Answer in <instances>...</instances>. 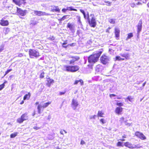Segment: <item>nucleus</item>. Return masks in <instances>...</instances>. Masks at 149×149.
I'll return each instance as SVG.
<instances>
[{
  "label": "nucleus",
  "instance_id": "nucleus-1",
  "mask_svg": "<svg viewBox=\"0 0 149 149\" xmlns=\"http://www.w3.org/2000/svg\"><path fill=\"white\" fill-rule=\"evenodd\" d=\"M103 50L102 49L100 51L98 52L91 55L88 57V61L89 63L94 64L98 61L99 58L102 54Z\"/></svg>",
  "mask_w": 149,
  "mask_h": 149
},
{
  "label": "nucleus",
  "instance_id": "nucleus-2",
  "mask_svg": "<svg viewBox=\"0 0 149 149\" xmlns=\"http://www.w3.org/2000/svg\"><path fill=\"white\" fill-rule=\"evenodd\" d=\"M65 70L68 72H74L78 71L79 69V67L77 65H65L64 66Z\"/></svg>",
  "mask_w": 149,
  "mask_h": 149
},
{
  "label": "nucleus",
  "instance_id": "nucleus-3",
  "mask_svg": "<svg viewBox=\"0 0 149 149\" xmlns=\"http://www.w3.org/2000/svg\"><path fill=\"white\" fill-rule=\"evenodd\" d=\"M51 102H48L45 103L44 104L42 105L39 104L38 102H36L35 104L36 105L38 104L37 107L38 113L39 114L41 113L43 111L44 109L48 107L49 104H51Z\"/></svg>",
  "mask_w": 149,
  "mask_h": 149
},
{
  "label": "nucleus",
  "instance_id": "nucleus-4",
  "mask_svg": "<svg viewBox=\"0 0 149 149\" xmlns=\"http://www.w3.org/2000/svg\"><path fill=\"white\" fill-rule=\"evenodd\" d=\"M29 57L31 58H37L40 56L38 52L33 49H29Z\"/></svg>",
  "mask_w": 149,
  "mask_h": 149
},
{
  "label": "nucleus",
  "instance_id": "nucleus-5",
  "mask_svg": "<svg viewBox=\"0 0 149 149\" xmlns=\"http://www.w3.org/2000/svg\"><path fill=\"white\" fill-rule=\"evenodd\" d=\"M90 16H91L90 19L89 17L87 18V20L88 24L90 26L93 27H95L96 25V22L95 17L93 15H91Z\"/></svg>",
  "mask_w": 149,
  "mask_h": 149
},
{
  "label": "nucleus",
  "instance_id": "nucleus-6",
  "mask_svg": "<svg viewBox=\"0 0 149 149\" xmlns=\"http://www.w3.org/2000/svg\"><path fill=\"white\" fill-rule=\"evenodd\" d=\"M28 113H27L26 112L23 114L20 118L17 119V123L20 124L22 123L24 121L28 120Z\"/></svg>",
  "mask_w": 149,
  "mask_h": 149
},
{
  "label": "nucleus",
  "instance_id": "nucleus-7",
  "mask_svg": "<svg viewBox=\"0 0 149 149\" xmlns=\"http://www.w3.org/2000/svg\"><path fill=\"white\" fill-rule=\"evenodd\" d=\"M124 145L126 147L130 149L139 148L141 147V146L139 144H133L131 143L128 141L124 143Z\"/></svg>",
  "mask_w": 149,
  "mask_h": 149
},
{
  "label": "nucleus",
  "instance_id": "nucleus-8",
  "mask_svg": "<svg viewBox=\"0 0 149 149\" xmlns=\"http://www.w3.org/2000/svg\"><path fill=\"white\" fill-rule=\"evenodd\" d=\"M100 60L101 63L103 65L108 64L109 61V57L105 54H103L102 55Z\"/></svg>",
  "mask_w": 149,
  "mask_h": 149
},
{
  "label": "nucleus",
  "instance_id": "nucleus-9",
  "mask_svg": "<svg viewBox=\"0 0 149 149\" xmlns=\"http://www.w3.org/2000/svg\"><path fill=\"white\" fill-rule=\"evenodd\" d=\"M26 10H23L20 8L17 7L16 13L19 16H24L26 15Z\"/></svg>",
  "mask_w": 149,
  "mask_h": 149
},
{
  "label": "nucleus",
  "instance_id": "nucleus-10",
  "mask_svg": "<svg viewBox=\"0 0 149 149\" xmlns=\"http://www.w3.org/2000/svg\"><path fill=\"white\" fill-rule=\"evenodd\" d=\"M69 58L70 59L69 61L70 64H74L76 62L78 61L80 59V57L77 56H71Z\"/></svg>",
  "mask_w": 149,
  "mask_h": 149
},
{
  "label": "nucleus",
  "instance_id": "nucleus-11",
  "mask_svg": "<svg viewBox=\"0 0 149 149\" xmlns=\"http://www.w3.org/2000/svg\"><path fill=\"white\" fill-rule=\"evenodd\" d=\"M34 15L39 16H43L44 15H49L50 14L47 13L45 12H43L41 11L34 10Z\"/></svg>",
  "mask_w": 149,
  "mask_h": 149
},
{
  "label": "nucleus",
  "instance_id": "nucleus-12",
  "mask_svg": "<svg viewBox=\"0 0 149 149\" xmlns=\"http://www.w3.org/2000/svg\"><path fill=\"white\" fill-rule=\"evenodd\" d=\"M135 135L141 140H145L146 139V137L143 134L139 131H136L135 133Z\"/></svg>",
  "mask_w": 149,
  "mask_h": 149
},
{
  "label": "nucleus",
  "instance_id": "nucleus-13",
  "mask_svg": "<svg viewBox=\"0 0 149 149\" xmlns=\"http://www.w3.org/2000/svg\"><path fill=\"white\" fill-rule=\"evenodd\" d=\"M13 2L16 5L20 6L22 5H25L26 2H24L23 0H12Z\"/></svg>",
  "mask_w": 149,
  "mask_h": 149
},
{
  "label": "nucleus",
  "instance_id": "nucleus-14",
  "mask_svg": "<svg viewBox=\"0 0 149 149\" xmlns=\"http://www.w3.org/2000/svg\"><path fill=\"white\" fill-rule=\"evenodd\" d=\"M5 18H2L0 21V25L2 26H7L9 24L8 20H5Z\"/></svg>",
  "mask_w": 149,
  "mask_h": 149
},
{
  "label": "nucleus",
  "instance_id": "nucleus-15",
  "mask_svg": "<svg viewBox=\"0 0 149 149\" xmlns=\"http://www.w3.org/2000/svg\"><path fill=\"white\" fill-rule=\"evenodd\" d=\"M120 30L119 29L117 28H115L114 29V34L115 37L116 39L118 40L120 37Z\"/></svg>",
  "mask_w": 149,
  "mask_h": 149
},
{
  "label": "nucleus",
  "instance_id": "nucleus-16",
  "mask_svg": "<svg viewBox=\"0 0 149 149\" xmlns=\"http://www.w3.org/2000/svg\"><path fill=\"white\" fill-rule=\"evenodd\" d=\"M142 20H140L137 26V32L139 34L140 32L141 31L142 28Z\"/></svg>",
  "mask_w": 149,
  "mask_h": 149
},
{
  "label": "nucleus",
  "instance_id": "nucleus-17",
  "mask_svg": "<svg viewBox=\"0 0 149 149\" xmlns=\"http://www.w3.org/2000/svg\"><path fill=\"white\" fill-rule=\"evenodd\" d=\"M51 11L52 12H60V10L57 6H51Z\"/></svg>",
  "mask_w": 149,
  "mask_h": 149
},
{
  "label": "nucleus",
  "instance_id": "nucleus-18",
  "mask_svg": "<svg viewBox=\"0 0 149 149\" xmlns=\"http://www.w3.org/2000/svg\"><path fill=\"white\" fill-rule=\"evenodd\" d=\"M123 108L121 107H117L115 109V113L118 114H120L123 111Z\"/></svg>",
  "mask_w": 149,
  "mask_h": 149
},
{
  "label": "nucleus",
  "instance_id": "nucleus-19",
  "mask_svg": "<svg viewBox=\"0 0 149 149\" xmlns=\"http://www.w3.org/2000/svg\"><path fill=\"white\" fill-rule=\"evenodd\" d=\"M71 105L73 107L76 108L78 106V103L76 100L73 99L72 100Z\"/></svg>",
  "mask_w": 149,
  "mask_h": 149
},
{
  "label": "nucleus",
  "instance_id": "nucleus-20",
  "mask_svg": "<svg viewBox=\"0 0 149 149\" xmlns=\"http://www.w3.org/2000/svg\"><path fill=\"white\" fill-rule=\"evenodd\" d=\"M47 84L49 86H50L51 84L53 83L54 81V80L50 79V77H48L47 78Z\"/></svg>",
  "mask_w": 149,
  "mask_h": 149
},
{
  "label": "nucleus",
  "instance_id": "nucleus-21",
  "mask_svg": "<svg viewBox=\"0 0 149 149\" xmlns=\"http://www.w3.org/2000/svg\"><path fill=\"white\" fill-rule=\"evenodd\" d=\"M31 96V94L30 92H28L27 94H26L23 97V100H29Z\"/></svg>",
  "mask_w": 149,
  "mask_h": 149
},
{
  "label": "nucleus",
  "instance_id": "nucleus-22",
  "mask_svg": "<svg viewBox=\"0 0 149 149\" xmlns=\"http://www.w3.org/2000/svg\"><path fill=\"white\" fill-rule=\"evenodd\" d=\"M67 27L69 28L70 30L72 31L74 29V24H72L71 23L69 22L67 24Z\"/></svg>",
  "mask_w": 149,
  "mask_h": 149
},
{
  "label": "nucleus",
  "instance_id": "nucleus-23",
  "mask_svg": "<svg viewBox=\"0 0 149 149\" xmlns=\"http://www.w3.org/2000/svg\"><path fill=\"white\" fill-rule=\"evenodd\" d=\"M120 55L121 56L124 57L125 59L128 60L130 58V55L128 53L120 54Z\"/></svg>",
  "mask_w": 149,
  "mask_h": 149
},
{
  "label": "nucleus",
  "instance_id": "nucleus-24",
  "mask_svg": "<svg viewBox=\"0 0 149 149\" xmlns=\"http://www.w3.org/2000/svg\"><path fill=\"white\" fill-rule=\"evenodd\" d=\"M68 15H63L61 18L58 19V20L60 23L61 22L65 19L68 16Z\"/></svg>",
  "mask_w": 149,
  "mask_h": 149
},
{
  "label": "nucleus",
  "instance_id": "nucleus-25",
  "mask_svg": "<svg viewBox=\"0 0 149 149\" xmlns=\"http://www.w3.org/2000/svg\"><path fill=\"white\" fill-rule=\"evenodd\" d=\"M133 33H130L127 34V36L126 38V40H127L133 37Z\"/></svg>",
  "mask_w": 149,
  "mask_h": 149
},
{
  "label": "nucleus",
  "instance_id": "nucleus-26",
  "mask_svg": "<svg viewBox=\"0 0 149 149\" xmlns=\"http://www.w3.org/2000/svg\"><path fill=\"white\" fill-rule=\"evenodd\" d=\"M127 120H125V118L123 117H122L120 118L119 120V121L121 123H127Z\"/></svg>",
  "mask_w": 149,
  "mask_h": 149
},
{
  "label": "nucleus",
  "instance_id": "nucleus-27",
  "mask_svg": "<svg viewBox=\"0 0 149 149\" xmlns=\"http://www.w3.org/2000/svg\"><path fill=\"white\" fill-rule=\"evenodd\" d=\"M125 60V58H121L120 56H116L115 58V61H123Z\"/></svg>",
  "mask_w": 149,
  "mask_h": 149
},
{
  "label": "nucleus",
  "instance_id": "nucleus-28",
  "mask_svg": "<svg viewBox=\"0 0 149 149\" xmlns=\"http://www.w3.org/2000/svg\"><path fill=\"white\" fill-rule=\"evenodd\" d=\"M104 114V113L101 111H98L97 114V116L98 117H103V115Z\"/></svg>",
  "mask_w": 149,
  "mask_h": 149
},
{
  "label": "nucleus",
  "instance_id": "nucleus-29",
  "mask_svg": "<svg viewBox=\"0 0 149 149\" xmlns=\"http://www.w3.org/2000/svg\"><path fill=\"white\" fill-rule=\"evenodd\" d=\"M123 142L121 141H118L116 143V146L118 147H123L124 146L123 144Z\"/></svg>",
  "mask_w": 149,
  "mask_h": 149
},
{
  "label": "nucleus",
  "instance_id": "nucleus-30",
  "mask_svg": "<svg viewBox=\"0 0 149 149\" xmlns=\"http://www.w3.org/2000/svg\"><path fill=\"white\" fill-rule=\"evenodd\" d=\"M67 10L69 11H77V10L76 9L73 8L72 7H67Z\"/></svg>",
  "mask_w": 149,
  "mask_h": 149
},
{
  "label": "nucleus",
  "instance_id": "nucleus-31",
  "mask_svg": "<svg viewBox=\"0 0 149 149\" xmlns=\"http://www.w3.org/2000/svg\"><path fill=\"white\" fill-rule=\"evenodd\" d=\"M17 134L18 133L17 132H15L11 134L10 135V138H12L15 137L17 135Z\"/></svg>",
  "mask_w": 149,
  "mask_h": 149
},
{
  "label": "nucleus",
  "instance_id": "nucleus-32",
  "mask_svg": "<svg viewBox=\"0 0 149 149\" xmlns=\"http://www.w3.org/2000/svg\"><path fill=\"white\" fill-rule=\"evenodd\" d=\"M104 2L106 3V5L108 6H110L111 5V2L109 1H104Z\"/></svg>",
  "mask_w": 149,
  "mask_h": 149
},
{
  "label": "nucleus",
  "instance_id": "nucleus-33",
  "mask_svg": "<svg viewBox=\"0 0 149 149\" xmlns=\"http://www.w3.org/2000/svg\"><path fill=\"white\" fill-rule=\"evenodd\" d=\"M133 98V97L131 96H128L127 97V99L130 102H132V101Z\"/></svg>",
  "mask_w": 149,
  "mask_h": 149
},
{
  "label": "nucleus",
  "instance_id": "nucleus-34",
  "mask_svg": "<svg viewBox=\"0 0 149 149\" xmlns=\"http://www.w3.org/2000/svg\"><path fill=\"white\" fill-rule=\"evenodd\" d=\"M44 74L45 73L43 72L41 73L40 75V78L41 79L43 78L44 77Z\"/></svg>",
  "mask_w": 149,
  "mask_h": 149
},
{
  "label": "nucleus",
  "instance_id": "nucleus-35",
  "mask_svg": "<svg viewBox=\"0 0 149 149\" xmlns=\"http://www.w3.org/2000/svg\"><path fill=\"white\" fill-rule=\"evenodd\" d=\"M47 39L49 40H53L55 39V37L54 36H52L48 38Z\"/></svg>",
  "mask_w": 149,
  "mask_h": 149
},
{
  "label": "nucleus",
  "instance_id": "nucleus-36",
  "mask_svg": "<svg viewBox=\"0 0 149 149\" xmlns=\"http://www.w3.org/2000/svg\"><path fill=\"white\" fill-rule=\"evenodd\" d=\"M116 105L117 106H119V107L123 106V103L122 102H117L116 103Z\"/></svg>",
  "mask_w": 149,
  "mask_h": 149
},
{
  "label": "nucleus",
  "instance_id": "nucleus-37",
  "mask_svg": "<svg viewBox=\"0 0 149 149\" xmlns=\"http://www.w3.org/2000/svg\"><path fill=\"white\" fill-rule=\"evenodd\" d=\"M101 67V66L100 65H97L96 67V70H97L98 71H99L100 68Z\"/></svg>",
  "mask_w": 149,
  "mask_h": 149
},
{
  "label": "nucleus",
  "instance_id": "nucleus-38",
  "mask_svg": "<svg viewBox=\"0 0 149 149\" xmlns=\"http://www.w3.org/2000/svg\"><path fill=\"white\" fill-rule=\"evenodd\" d=\"M109 22L111 24H114L115 23V21L113 19H111L109 20Z\"/></svg>",
  "mask_w": 149,
  "mask_h": 149
},
{
  "label": "nucleus",
  "instance_id": "nucleus-39",
  "mask_svg": "<svg viewBox=\"0 0 149 149\" xmlns=\"http://www.w3.org/2000/svg\"><path fill=\"white\" fill-rule=\"evenodd\" d=\"M80 11L83 14L84 18L86 17V13L82 9L80 10Z\"/></svg>",
  "mask_w": 149,
  "mask_h": 149
},
{
  "label": "nucleus",
  "instance_id": "nucleus-40",
  "mask_svg": "<svg viewBox=\"0 0 149 149\" xmlns=\"http://www.w3.org/2000/svg\"><path fill=\"white\" fill-rule=\"evenodd\" d=\"M12 70V69H8L5 72V73L4 74V76L6 75V74H7L8 72H10Z\"/></svg>",
  "mask_w": 149,
  "mask_h": 149
},
{
  "label": "nucleus",
  "instance_id": "nucleus-41",
  "mask_svg": "<svg viewBox=\"0 0 149 149\" xmlns=\"http://www.w3.org/2000/svg\"><path fill=\"white\" fill-rule=\"evenodd\" d=\"M100 121L102 124H104L106 122L105 120L103 118L101 119Z\"/></svg>",
  "mask_w": 149,
  "mask_h": 149
},
{
  "label": "nucleus",
  "instance_id": "nucleus-42",
  "mask_svg": "<svg viewBox=\"0 0 149 149\" xmlns=\"http://www.w3.org/2000/svg\"><path fill=\"white\" fill-rule=\"evenodd\" d=\"M5 85L4 84H2L0 85V91L2 90L4 87Z\"/></svg>",
  "mask_w": 149,
  "mask_h": 149
},
{
  "label": "nucleus",
  "instance_id": "nucleus-43",
  "mask_svg": "<svg viewBox=\"0 0 149 149\" xmlns=\"http://www.w3.org/2000/svg\"><path fill=\"white\" fill-rule=\"evenodd\" d=\"M66 92V91H65L64 92H60L59 93V95H64L65 94Z\"/></svg>",
  "mask_w": 149,
  "mask_h": 149
},
{
  "label": "nucleus",
  "instance_id": "nucleus-44",
  "mask_svg": "<svg viewBox=\"0 0 149 149\" xmlns=\"http://www.w3.org/2000/svg\"><path fill=\"white\" fill-rule=\"evenodd\" d=\"M130 6L131 7L134 8L136 4L134 3H132L130 4Z\"/></svg>",
  "mask_w": 149,
  "mask_h": 149
},
{
  "label": "nucleus",
  "instance_id": "nucleus-45",
  "mask_svg": "<svg viewBox=\"0 0 149 149\" xmlns=\"http://www.w3.org/2000/svg\"><path fill=\"white\" fill-rule=\"evenodd\" d=\"M68 10L67 8H63L62 10V11L63 12L65 13L66 12V11Z\"/></svg>",
  "mask_w": 149,
  "mask_h": 149
},
{
  "label": "nucleus",
  "instance_id": "nucleus-46",
  "mask_svg": "<svg viewBox=\"0 0 149 149\" xmlns=\"http://www.w3.org/2000/svg\"><path fill=\"white\" fill-rule=\"evenodd\" d=\"M80 144H81L83 145V144H85V142L84 140H81V141Z\"/></svg>",
  "mask_w": 149,
  "mask_h": 149
},
{
  "label": "nucleus",
  "instance_id": "nucleus-47",
  "mask_svg": "<svg viewBox=\"0 0 149 149\" xmlns=\"http://www.w3.org/2000/svg\"><path fill=\"white\" fill-rule=\"evenodd\" d=\"M111 29V28L110 27H109L106 30V32L108 33H109L110 31L109 30Z\"/></svg>",
  "mask_w": 149,
  "mask_h": 149
},
{
  "label": "nucleus",
  "instance_id": "nucleus-48",
  "mask_svg": "<svg viewBox=\"0 0 149 149\" xmlns=\"http://www.w3.org/2000/svg\"><path fill=\"white\" fill-rule=\"evenodd\" d=\"M79 81L81 85H83V84L84 82L82 79H80L79 80Z\"/></svg>",
  "mask_w": 149,
  "mask_h": 149
},
{
  "label": "nucleus",
  "instance_id": "nucleus-49",
  "mask_svg": "<svg viewBox=\"0 0 149 149\" xmlns=\"http://www.w3.org/2000/svg\"><path fill=\"white\" fill-rule=\"evenodd\" d=\"M40 127H37V126H35L33 127V129L36 130H38L40 129Z\"/></svg>",
  "mask_w": 149,
  "mask_h": 149
},
{
  "label": "nucleus",
  "instance_id": "nucleus-50",
  "mask_svg": "<svg viewBox=\"0 0 149 149\" xmlns=\"http://www.w3.org/2000/svg\"><path fill=\"white\" fill-rule=\"evenodd\" d=\"M116 96V95L114 94H111L109 95V96L111 97H115Z\"/></svg>",
  "mask_w": 149,
  "mask_h": 149
},
{
  "label": "nucleus",
  "instance_id": "nucleus-51",
  "mask_svg": "<svg viewBox=\"0 0 149 149\" xmlns=\"http://www.w3.org/2000/svg\"><path fill=\"white\" fill-rule=\"evenodd\" d=\"M3 50V46L0 47V53Z\"/></svg>",
  "mask_w": 149,
  "mask_h": 149
},
{
  "label": "nucleus",
  "instance_id": "nucleus-52",
  "mask_svg": "<svg viewBox=\"0 0 149 149\" xmlns=\"http://www.w3.org/2000/svg\"><path fill=\"white\" fill-rule=\"evenodd\" d=\"M79 82V80H75L74 82V84H77Z\"/></svg>",
  "mask_w": 149,
  "mask_h": 149
},
{
  "label": "nucleus",
  "instance_id": "nucleus-53",
  "mask_svg": "<svg viewBox=\"0 0 149 149\" xmlns=\"http://www.w3.org/2000/svg\"><path fill=\"white\" fill-rule=\"evenodd\" d=\"M88 68H91V69H92L93 68H92V66L93 65H88Z\"/></svg>",
  "mask_w": 149,
  "mask_h": 149
},
{
  "label": "nucleus",
  "instance_id": "nucleus-54",
  "mask_svg": "<svg viewBox=\"0 0 149 149\" xmlns=\"http://www.w3.org/2000/svg\"><path fill=\"white\" fill-rule=\"evenodd\" d=\"M78 22L80 23H81V18L80 17H79L78 18Z\"/></svg>",
  "mask_w": 149,
  "mask_h": 149
},
{
  "label": "nucleus",
  "instance_id": "nucleus-55",
  "mask_svg": "<svg viewBox=\"0 0 149 149\" xmlns=\"http://www.w3.org/2000/svg\"><path fill=\"white\" fill-rule=\"evenodd\" d=\"M23 56V55L22 53H20L18 54V57H21L22 56Z\"/></svg>",
  "mask_w": 149,
  "mask_h": 149
},
{
  "label": "nucleus",
  "instance_id": "nucleus-56",
  "mask_svg": "<svg viewBox=\"0 0 149 149\" xmlns=\"http://www.w3.org/2000/svg\"><path fill=\"white\" fill-rule=\"evenodd\" d=\"M122 138H127V135L124 134L122 136Z\"/></svg>",
  "mask_w": 149,
  "mask_h": 149
},
{
  "label": "nucleus",
  "instance_id": "nucleus-57",
  "mask_svg": "<svg viewBox=\"0 0 149 149\" xmlns=\"http://www.w3.org/2000/svg\"><path fill=\"white\" fill-rule=\"evenodd\" d=\"M67 44V40H65L64 42L62 43V45H64Z\"/></svg>",
  "mask_w": 149,
  "mask_h": 149
},
{
  "label": "nucleus",
  "instance_id": "nucleus-58",
  "mask_svg": "<svg viewBox=\"0 0 149 149\" xmlns=\"http://www.w3.org/2000/svg\"><path fill=\"white\" fill-rule=\"evenodd\" d=\"M96 117V115H94L93 116H92V117H91L90 118L91 119H92V118L95 119V117Z\"/></svg>",
  "mask_w": 149,
  "mask_h": 149
},
{
  "label": "nucleus",
  "instance_id": "nucleus-59",
  "mask_svg": "<svg viewBox=\"0 0 149 149\" xmlns=\"http://www.w3.org/2000/svg\"><path fill=\"white\" fill-rule=\"evenodd\" d=\"M68 46V45H66V46H64V45H62V47H63V48H67Z\"/></svg>",
  "mask_w": 149,
  "mask_h": 149
},
{
  "label": "nucleus",
  "instance_id": "nucleus-60",
  "mask_svg": "<svg viewBox=\"0 0 149 149\" xmlns=\"http://www.w3.org/2000/svg\"><path fill=\"white\" fill-rule=\"evenodd\" d=\"M63 132H64L65 133H66V132H65V130H62L60 131L61 134H63Z\"/></svg>",
  "mask_w": 149,
  "mask_h": 149
},
{
  "label": "nucleus",
  "instance_id": "nucleus-61",
  "mask_svg": "<svg viewBox=\"0 0 149 149\" xmlns=\"http://www.w3.org/2000/svg\"><path fill=\"white\" fill-rule=\"evenodd\" d=\"M74 43H73L70 44H68V46H72L74 45Z\"/></svg>",
  "mask_w": 149,
  "mask_h": 149
},
{
  "label": "nucleus",
  "instance_id": "nucleus-62",
  "mask_svg": "<svg viewBox=\"0 0 149 149\" xmlns=\"http://www.w3.org/2000/svg\"><path fill=\"white\" fill-rule=\"evenodd\" d=\"M24 100H23L22 101H21V102L20 103H19L20 104H23L24 103Z\"/></svg>",
  "mask_w": 149,
  "mask_h": 149
},
{
  "label": "nucleus",
  "instance_id": "nucleus-63",
  "mask_svg": "<svg viewBox=\"0 0 149 149\" xmlns=\"http://www.w3.org/2000/svg\"><path fill=\"white\" fill-rule=\"evenodd\" d=\"M36 114V111H34L32 113V116H35V115Z\"/></svg>",
  "mask_w": 149,
  "mask_h": 149
},
{
  "label": "nucleus",
  "instance_id": "nucleus-64",
  "mask_svg": "<svg viewBox=\"0 0 149 149\" xmlns=\"http://www.w3.org/2000/svg\"><path fill=\"white\" fill-rule=\"evenodd\" d=\"M120 140L123 141H125V140L124 139V138H123L122 139H120Z\"/></svg>",
  "mask_w": 149,
  "mask_h": 149
}]
</instances>
